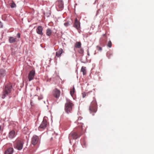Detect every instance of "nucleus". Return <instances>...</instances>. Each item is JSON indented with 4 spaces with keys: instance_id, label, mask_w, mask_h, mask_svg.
Returning <instances> with one entry per match:
<instances>
[{
    "instance_id": "obj_5",
    "label": "nucleus",
    "mask_w": 154,
    "mask_h": 154,
    "mask_svg": "<svg viewBox=\"0 0 154 154\" xmlns=\"http://www.w3.org/2000/svg\"><path fill=\"white\" fill-rule=\"evenodd\" d=\"M23 143L20 140H18L16 142L15 147L19 150H21L23 148Z\"/></svg>"
},
{
    "instance_id": "obj_30",
    "label": "nucleus",
    "mask_w": 154,
    "mask_h": 154,
    "mask_svg": "<svg viewBox=\"0 0 154 154\" xmlns=\"http://www.w3.org/2000/svg\"><path fill=\"white\" fill-rule=\"evenodd\" d=\"M3 27V25L1 22L0 21V28Z\"/></svg>"
},
{
    "instance_id": "obj_15",
    "label": "nucleus",
    "mask_w": 154,
    "mask_h": 154,
    "mask_svg": "<svg viewBox=\"0 0 154 154\" xmlns=\"http://www.w3.org/2000/svg\"><path fill=\"white\" fill-rule=\"evenodd\" d=\"M63 52V49L61 48L59 49V50L56 52V56L57 57H60L61 56V54Z\"/></svg>"
},
{
    "instance_id": "obj_12",
    "label": "nucleus",
    "mask_w": 154,
    "mask_h": 154,
    "mask_svg": "<svg viewBox=\"0 0 154 154\" xmlns=\"http://www.w3.org/2000/svg\"><path fill=\"white\" fill-rule=\"evenodd\" d=\"M74 26L78 30L80 28V23L79 21L77 18L75 20Z\"/></svg>"
},
{
    "instance_id": "obj_21",
    "label": "nucleus",
    "mask_w": 154,
    "mask_h": 154,
    "mask_svg": "<svg viewBox=\"0 0 154 154\" xmlns=\"http://www.w3.org/2000/svg\"><path fill=\"white\" fill-rule=\"evenodd\" d=\"M107 46L108 47H109L110 48L111 47H112V43H111V42L110 41H109L108 43V44H107Z\"/></svg>"
},
{
    "instance_id": "obj_16",
    "label": "nucleus",
    "mask_w": 154,
    "mask_h": 154,
    "mask_svg": "<svg viewBox=\"0 0 154 154\" xmlns=\"http://www.w3.org/2000/svg\"><path fill=\"white\" fill-rule=\"evenodd\" d=\"M9 40L10 43H14L16 41V38L13 37H10L9 38Z\"/></svg>"
},
{
    "instance_id": "obj_23",
    "label": "nucleus",
    "mask_w": 154,
    "mask_h": 154,
    "mask_svg": "<svg viewBox=\"0 0 154 154\" xmlns=\"http://www.w3.org/2000/svg\"><path fill=\"white\" fill-rule=\"evenodd\" d=\"M79 52L81 54H82L84 52V50L82 49H80L79 50Z\"/></svg>"
},
{
    "instance_id": "obj_1",
    "label": "nucleus",
    "mask_w": 154,
    "mask_h": 154,
    "mask_svg": "<svg viewBox=\"0 0 154 154\" xmlns=\"http://www.w3.org/2000/svg\"><path fill=\"white\" fill-rule=\"evenodd\" d=\"M12 89V85L10 84H7L5 85L3 88V91L1 95V97L4 99L6 97L10 95Z\"/></svg>"
},
{
    "instance_id": "obj_20",
    "label": "nucleus",
    "mask_w": 154,
    "mask_h": 154,
    "mask_svg": "<svg viewBox=\"0 0 154 154\" xmlns=\"http://www.w3.org/2000/svg\"><path fill=\"white\" fill-rule=\"evenodd\" d=\"M75 88L74 86H73V88L72 89H71L70 91V94L71 96L72 97L73 94L75 92Z\"/></svg>"
},
{
    "instance_id": "obj_24",
    "label": "nucleus",
    "mask_w": 154,
    "mask_h": 154,
    "mask_svg": "<svg viewBox=\"0 0 154 154\" xmlns=\"http://www.w3.org/2000/svg\"><path fill=\"white\" fill-rule=\"evenodd\" d=\"M11 6L12 8H13L16 6V5L15 3H12L11 4Z\"/></svg>"
},
{
    "instance_id": "obj_39",
    "label": "nucleus",
    "mask_w": 154,
    "mask_h": 154,
    "mask_svg": "<svg viewBox=\"0 0 154 154\" xmlns=\"http://www.w3.org/2000/svg\"><path fill=\"white\" fill-rule=\"evenodd\" d=\"M77 123V122H75V123Z\"/></svg>"
},
{
    "instance_id": "obj_4",
    "label": "nucleus",
    "mask_w": 154,
    "mask_h": 154,
    "mask_svg": "<svg viewBox=\"0 0 154 154\" xmlns=\"http://www.w3.org/2000/svg\"><path fill=\"white\" fill-rule=\"evenodd\" d=\"M40 141V139L38 136L36 135L33 136L31 139V143L33 145H35L39 143Z\"/></svg>"
},
{
    "instance_id": "obj_36",
    "label": "nucleus",
    "mask_w": 154,
    "mask_h": 154,
    "mask_svg": "<svg viewBox=\"0 0 154 154\" xmlns=\"http://www.w3.org/2000/svg\"><path fill=\"white\" fill-rule=\"evenodd\" d=\"M83 124H82V128H83Z\"/></svg>"
},
{
    "instance_id": "obj_6",
    "label": "nucleus",
    "mask_w": 154,
    "mask_h": 154,
    "mask_svg": "<svg viewBox=\"0 0 154 154\" xmlns=\"http://www.w3.org/2000/svg\"><path fill=\"white\" fill-rule=\"evenodd\" d=\"M35 71L34 70H32L30 71L28 76V79L29 81L33 79L35 76Z\"/></svg>"
},
{
    "instance_id": "obj_29",
    "label": "nucleus",
    "mask_w": 154,
    "mask_h": 154,
    "mask_svg": "<svg viewBox=\"0 0 154 154\" xmlns=\"http://www.w3.org/2000/svg\"><path fill=\"white\" fill-rule=\"evenodd\" d=\"M38 100L42 99L43 98V97L42 96H41L40 97H38Z\"/></svg>"
},
{
    "instance_id": "obj_33",
    "label": "nucleus",
    "mask_w": 154,
    "mask_h": 154,
    "mask_svg": "<svg viewBox=\"0 0 154 154\" xmlns=\"http://www.w3.org/2000/svg\"><path fill=\"white\" fill-rule=\"evenodd\" d=\"M82 97L83 98H84L85 97V96H86L85 94V93H82Z\"/></svg>"
},
{
    "instance_id": "obj_32",
    "label": "nucleus",
    "mask_w": 154,
    "mask_h": 154,
    "mask_svg": "<svg viewBox=\"0 0 154 154\" xmlns=\"http://www.w3.org/2000/svg\"><path fill=\"white\" fill-rule=\"evenodd\" d=\"M97 47H98L99 48V50L100 51H101L102 50V48L101 47H98V46H97Z\"/></svg>"
},
{
    "instance_id": "obj_2",
    "label": "nucleus",
    "mask_w": 154,
    "mask_h": 154,
    "mask_svg": "<svg viewBox=\"0 0 154 154\" xmlns=\"http://www.w3.org/2000/svg\"><path fill=\"white\" fill-rule=\"evenodd\" d=\"M73 104L68 99H66V102L65 105V110L67 113H69L71 112L72 110V107Z\"/></svg>"
},
{
    "instance_id": "obj_10",
    "label": "nucleus",
    "mask_w": 154,
    "mask_h": 154,
    "mask_svg": "<svg viewBox=\"0 0 154 154\" xmlns=\"http://www.w3.org/2000/svg\"><path fill=\"white\" fill-rule=\"evenodd\" d=\"M70 135L72 136L73 139H77L79 138L81 136V135H79L75 132L71 133Z\"/></svg>"
},
{
    "instance_id": "obj_17",
    "label": "nucleus",
    "mask_w": 154,
    "mask_h": 154,
    "mask_svg": "<svg viewBox=\"0 0 154 154\" xmlns=\"http://www.w3.org/2000/svg\"><path fill=\"white\" fill-rule=\"evenodd\" d=\"M52 31L51 30L49 29H47L46 30V34L47 36H50L51 35Z\"/></svg>"
},
{
    "instance_id": "obj_28",
    "label": "nucleus",
    "mask_w": 154,
    "mask_h": 154,
    "mask_svg": "<svg viewBox=\"0 0 154 154\" xmlns=\"http://www.w3.org/2000/svg\"><path fill=\"white\" fill-rule=\"evenodd\" d=\"M86 58V61H83L82 59L81 60H82L81 62L83 63H87V59L86 58Z\"/></svg>"
},
{
    "instance_id": "obj_37",
    "label": "nucleus",
    "mask_w": 154,
    "mask_h": 154,
    "mask_svg": "<svg viewBox=\"0 0 154 154\" xmlns=\"http://www.w3.org/2000/svg\"><path fill=\"white\" fill-rule=\"evenodd\" d=\"M1 126H0V131L1 130Z\"/></svg>"
},
{
    "instance_id": "obj_35",
    "label": "nucleus",
    "mask_w": 154,
    "mask_h": 154,
    "mask_svg": "<svg viewBox=\"0 0 154 154\" xmlns=\"http://www.w3.org/2000/svg\"><path fill=\"white\" fill-rule=\"evenodd\" d=\"M88 55V56H90V54H89V52L88 51V54H87Z\"/></svg>"
},
{
    "instance_id": "obj_7",
    "label": "nucleus",
    "mask_w": 154,
    "mask_h": 154,
    "mask_svg": "<svg viewBox=\"0 0 154 154\" xmlns=\"http://www.w3.org/2000/svg\"><path fill=\"white\" fill-rule=\"evenodd\" d=\"M47 125V122L45 119H44L43 121L38 127V129L41 130V129L45 128Z\"/></svg>"
},
{
    "instance_id": "obj_13",
    "label": "nucleus",
    "mask_w": 154,
    "mask_h": 154,
    "mask_svg": "<svg viewBox=\"0 0 154 154\" xmlns=\"http://www.w3.org/2000/svg\"><path fill=\"white\" fill-rule=\"evenodd\" d=\"M36 31L37 33L40 35H42L43 34L42 27L41 26H39L38 27Z\"/></svg>"
},
{
    "instance_id": "obj_14",
    "label": "nucleus",
    "mask_w": 154,
    "mask_h": 154,
    "mask_svg": "<svg viewBox=\"0 0 154 154\" xmlns=\"http://www.w3.org/2000/svg\"><path fill=\"white\" fill-rule=\"evenodd\" d=\"M13 149L12 148H10L5 151V154H13Z\"/></svg>"
},
{
    "instance_id": "obj_38",
    "label": "nucleus",
    "mask_w": 154,
    "mask_h": 154,
    "mask_svg": "<svg viewBox=\"0 0 154 154\" xmlns=\"http://www.w3.org/2000/svg\"><path fill=\"white\" fill-rule=\"evenodd\" d=\"M35 97H38L36 95H35Z\"/></svg>"
},
{
    "instance_id": "obj_34",
    "label": "nucleus",
    "mask_w": 154,
    "mask_h": 154,
    "mask_svg": "<svg viewBox=\"0 0 154 154\" xmlns=\"http://www.w3.org/2000/svg\"><path fill=\"white\" fill-rule=\"evenodd\" d=\"M82 117H80V118H78V120L77 121H79V120H81V119H82Z\"/></svg>"
},
{
    "instance_id": "obj_11",
    "label": "nucleus",
    "mask_w": 154,
    "mask_h": 154,
    "mask_svg": "<svg viewBox=\"0 0 154 154\" xmlns=\"http://www.w3.org/2000/svg\"><path fill=\"white\" fill-rule=\"evenodd\" d=\"M16 136L15 132L14 130L10 131L8 134V137L10 139H13Z\"/></svg>"
},
{
    "instance_id": "obj_19",
    "label": "nucleus",
    "mask_w": 154,
    "mask_h": 154,
    "mask_svg": "<svg viewBox=\"0 0 154 154\" xmlns=\"http://www.w3.org/2000/svg\"><path fill=\"white\" fill-rule=\"evenodd\" d=\"M81 45V44L80 42H77L76 43L75 47L78 48H80Z\"/></svg>"
},
{
    "instance_id": "obj_3",
    "label": "nucleus",
    "mask_w": 154,
    "mask_h": 154,
    "mask_svg": "<svg viewBox=\"0 0 154 154\" xmlns=\"http://www.w3.org/2000/svg\"><path fill=\"white\" fill-rule=\"evenodd\" d=\"M89 110L90 113H95L97 111V103L96 101L94 100L91 103L89 107Z\"/></svg>"
},
{
    "instance_id": "obj_9",
    "label": "nucleus",
    "mask_w": 154,
    "mask_h": 154,
    "mask_svg": "<svg viewBox=\"0 0 154 154\" xmlns=\"http://www.w3.org/2000/svg\"><path fill=\"white\" fill-rule=\"evenodd\" d=\"M60 91L57 89L54 90L53 94L55 97L58 98L60 95Z\"/></svg>"
},
{
    "instance_id": "obj_8",
    "label": "nucleus",
    "mask_w": 154,
    "mask_h": 154,
    "mask_svg": "<svg viewBox=\"0 0 154 154\" xmlns=\"http://www.w3.org/2000/svg\"><path fill=\"white\" fill-rule=\"evenodd\" d=\"M6 72L5 70L3 69H0V78L2 79L4 78L6 76Z\"/></svg>"
},
{
    "instance_id": "obj_26",
    "label": "nucleus",
    "mask_w": 154,
    "mask_h": 154,
    "mask_svg": "<svg viewBox=\"0 0 154 154\" xmlns=\"http://www.w3.org/2000/svg\"><path fill=\"white\" fill-rule=\"evenodd\" d=\"M64 25L65 26L67 27L69 25V23L67 22L64 23Z\"/></svg>"
},
{
    "instance_id": "obj_31",
    "label": "nucleus",
    "mask_w": 154,
    "mask_h": 154,
    "mask_svg": "<svg viewBox=\"0 0 154 154\" xmlns=\"http://www.w3.org/2000/svg\"><path fill=\"white\" fill-rule=\"evenodd\" d=\"M20 34L19 33H18L17 34V36L18 37V38H19L20 37Z\"/></svg>"
},
{
    "instance_id": "obj_25",
    "label": "nucleus",
    "mask_w": 154,
    "mask_h": 154,
    "mask_svg": "<svg viewBox=\"0 0 154 154\" xmlns=\"http://www.w3.org/2000/svg\"><path fill=\"white\" fill-rule=\"evenodd\" d=\"M30 104L32 106H33L34 105L33 101L32 99L31 100H30Z\"/></svg>"
},
{
    "instance_id": "obj_22",
    "label": "nucleus",
    "mask_w": 154,
    "mask_h": 154,
    "mask_svg": "<svg viewBox=\"0 0 154 154\" xmlns=\"http://www.w3.org/2000/svg\"><path fill=\"white\" fill-rule=\"evenodd\" d=\"M107 57L109 58H110V57L112 56V54H110L109 52H107L106 54Z\"/></svg>"
},
{
    "instance_id": "obj_18",
    "label": "nucleus",
    "mask_w": 154,
    "mask_h": 154,
    "mask_svg": "<svg viewBox=\"0 0 154 154\" xmlns=\"http://www.w3.org/2000/svg\"><path fill=\"white\" fill-rule=\"evenodd\" d=\"M81 71L82 72L83 74L85 75L86 74V67L84 66H82L81 69Z\"/></svg>"
},
{
    "instance_id": "obj_27",
    "label": "nucleus",
    "mask_w": 154,
    "mask_h": 154,
    "mask_svg": "<svg viewBox=\"0 0 154 154\" xmlns=\"http://www.w3.org/2000/svg\"><path fill=\"white\" fill-rule=\"evenodd\" d=\"M63 5L62 3H61L60 5H59V7L60 8H62L63 7Z\"/></svg>"
}]
</instances>
